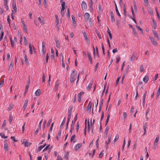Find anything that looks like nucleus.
Wrapping results in <instances>:
<instances>
[{"label": "nucleus", "instance_id": "nucleus-62", "mask_svg": "<svg viewBox=\"0 0 160 160\" xmlns=\"http://www.w3.org/2000/svg\"><path fill=\"white\" fill-rule=\"evenodd\" d=\"M127 116V114L126 112H123V118L125 119Z\"/></svg>", "mask_w": 160, "mask_h": 160}, {"label": "nucleus", "instance_id": "nucleus-6", "mask_svg": "<svg viewBox=\"0 0 160 160\" xmlns=\"http://www.w3.org/2000/svg\"><path fill=\"white\" fill-rule=\"evenodd\" d=\"M69 151H65L64 154V158L65 160H68L69 157Z\"/></svg>", "mask_w": 160, "mask_h": 160}, {"label": "nucleus", "instance_id": "nucleus-52", "mask_svg": "<svg viewBox=\"0 0 160 160\" xmlns=\"http://www.w3.org/2000/svg\"><path fill=\"white\" fill-rule=\"evenodd\" d=\"M4 80L3 79L1 82H0V88L2 87L4 84Z\"/></svg>", "mask_w": 160, "mask_h": 160}, {"label": "nucleus", "instance_id": "nucleus-32", "mask_svg": "<svg viewBox=\"0 0 160 160\" xmlns=\"http://www.w3.org/2000/svg\"><path fill=\"white\" fill-rule=\"evenodd\" d=\"M115 10H116V11L117 14V15L119 16L120 17L121 16V15H120V14L119 13V11H118V10L117 6V5H116V3H115Z\"/></svg>", "mask_w": 160, "mask_h": 160}, {"label": "nucleus", "instance_id": "nucleus-43", "mask_svg": "<svg viewBox=\"0 0 160 160\" xmlns=\"http://www.w3.org/2000/svg\"><path fill=\"white\" fill-rule=\"evenodd\" d=\"M65 2H64L62 3V8L61 9V10L62 11H64L65 9Z\"/></svg>", "mask_w": 160, "mask_h": 160}, {"label": "nucleus", "instance_id": "nucleus-64", "mask_svg": "<svg viewBox=\"0 0 160 160\" xmlns=\"http://www.w3.org/2000/svg\"><path fill=\"white\" fill-rule=\"evenodd\" d=\"M75 138V135H72L71 138V140H70L71 142H72L73 141V140Z\"/></svg>", "mask_w": 160, "mask_h": 160}, {"label": "nucleus", "instance_id": "nucleus-55", "mask_svg": "<svg viewBox=\"0 0 160 160\" xmlns=\"http://www.w3.org/2000/svg\"><path fill=\"white\" fill-rule=\"evenodd\" d=\"M46 78V76L43 73L42 77V82H45V79Z\"/></svg>", "mask_w": 160, "mask_h": 160}, {"label": "nucleus", "instance_id": "nucleus-3", "mask_svg": "<svg viewBox=\"0 0 160 160\" xmlns=\"http://www.w3.org/2000/svg\"><path fill=\"white\" fill-rule=\"evenodd\" d=\"M81 7L82 10H86L87 9V6L86 3L84 1L82 2Z\"/></svg>", "mask_w": 160, "mask_h": 160}, {"label": "nucleus", "instance_id": "nucleus-23", "mask_svg": "<svg viewBox=\"0 0 160 160\" xmlns=\"http://www.w3.org/2000/svg\"><path fill=\"white\" fill-rule=\"evenodd\" d=\"M74 123H73V121H72V124L71 125V128L70 130V132H72V130L74 129Z\"/></svg>", "mask_w": 160, "mask_h": 160}, {"label": "nucleus", "instance_id": "nucleus-38", "mask_svg": "<svg viewBox=\"0 0 160 160\" xmlns=\"http://www.w3.org/2000/svg\"><path fill=\"white\" fill-rule=\"evenodd\" d=\"M55 22H56V25L57 28H59V19H55Z\"/></svg>", "mask_w": 160, "mask_h": 160}, {"label": "nucleus", "instance_id": "nucleus-37", "mask_svg": "<svg viewBox=\"0 0 160 160\" xmlns=\"http://www.w3.org/2000/svg\"><path fill=\"white\" fill-rule=\"evenodd\" d=\"M0 136L3 138L6 139L8 138V136H5V134L3 133H0Z\"/></svg>", "mask_w": 160, "mask_h": 160}, {"label": "nucleus", "instance_id": "nucleus-29", "mask_svg": "<svg viewBox=\"0 0 160 160\" xmlns=\"http://www.w3.org/2000/svg\"><path fill=\"white\" fill-rule=\"evenodd\" d=\"M160 93V85H159L158 90L157 92V98H158L159 96Z\"/></svg>", "mask_w": 160, "mask_h": 160}, {"label": "nucleus", "instance_id": "nucleus-51", "mask_svg": "<svg viewBox=\"0 0 160 160\" xmlns=\"http://www.w3.org/2000/svg\"><path fill=\"white\" fill-rule=\"evenodd\" d=\"M159 139V136H158L156 137L154 142L158 143Z\"/></svg>", "mask_w": 160, "mask_h": 160}, {"label": "nucleus", "instance_id": "nucleus-42", "mask_svg": "<svg viewBox=\"0 0 160 160\" xmlns=\"http://www.w3.org/2000/svg\"><path fill=\"white\" fill-rule=\"evenodd\" d=\"M148 128V124L146 122L143 124V129H146Z\"/></svg>", "mask_w": 160, "mask_h": 160}, {"label": "nucleus", "instance_id": "nucleus-12", "mask_svg": "<svg viewBox=\"0 0 160 160\" xmlns=\"http://www.w3.org/2000/svg\"><path fill=\"white\" fill-rule=\"evenodd\" d=\"M152 20L153 22V24L152 25V26L154 29H155L157 26V23L153 18H152Z\"/></svg>", "mask_w": 160, "mask_h": 160}, {"label": "nucleus", "instance_id": "nucleus-48", "mask_svg": "<svg viewBox=\"0 0 160 160\" xmlns=\"http://www.w3.org/2000/svg\"><path fill=\"white\" fill-rule=\"evenodd\" d=\"M65 121H66V119L65 118H64V119H63L61 124V125H60L61 127H62V126H63L65 124Z\"/></svg>", "mask_w": 160, "mask_h": 160}, {"label": "nucleus", "instance_id": "nucleus-13", "mask_svg": "<svg viewBox=\"0 0 160 160\" xmlns=\"http://www.w3.org/2000/svg\"><path fill=\"white\" fill-rule=\"evenodd\" d=\"M92 102L91 101H90L88 105V110L90 112L91 110V108L92 105Z\"/></svg>", "mask_w": 160, "mask_h": 160}, {"label": "nucleus", "instance_id": "nucleus-54", "mask_svg": "<svg viewBox=\"0 0 160 160\" xmlns=\"http://www.w3.org/2000/svg\"><path fill=\"white\" fill-rule=\"evenodd\" d=\"M132 32L136 36L137 35V33L135 29L134 28H132Z\"/></svg>", "mask_w": 160, "mask_h": 160}, {"label": "nucleus", "instance_id": "nucleus-2", "mask_svg": "<svg viewBox=\"0 0 160 160\" xmlns=\"http://www.w3.org/2000/svg\"><path fill=\"white\" fill-rule=\"evenodd\" d=\"M77 72H76V70L73 69L72 70V72L71 74V77L70 79V82L71 83H72L74 82L76 80V78H75L76 76Z\"/></svg>", "mask_w": 160, "mask_h": 160}, {"label": "nucleus", "instance_id": "nucleus-5", "mask_svg": "<svg viewBox=\"0 0 160 160\" xmlns=\"http://www.w3.org/2000/svg\"><path fill=\"white\" fill-rule=\"evenodd\" d=\"M24 143V146L25 147H28L30 146L31 143L29 142L26 139H23L22 144Z\"/></svg>", "mask_w": 160, "mask_h": 160}, {"label": "nucleus", "instance_id": "nucleus-49", "mask_svg": "<svg viewBox=\"0 0 160 160\" xmlns=\"http://www.w3.org/2000/svg\"><path fill=\"white\" fill-rule=\"evenodd\" d=\"M144 4L146 6H148V0H144Z\"/></svg>", "mask_w": 160, "mask_h": 160}, {"label": "nucleus", "instance_id": "nucleus-7", "mask_svg": "<svg viewBox=\"0 0 160 160\" xmlns=\"http://www.w3.org/2000/svg\"><path fill=\"white\" fill-rule=\"evenodd\" d=\"M149 38L150 39L152 43L155 46H157L158 45V43L157 41L153 38L152 37H149Z\"/></svg>", "mask_w": 160, "mask_h": 160}, {"label": "nucleus", "instance_id": "nucleus-27", "mask_svg": "<svg viewBox=\"0 0 160 160\" xmlns=\"http://www.w3.org/2000/svg\"><path fill=\"white\" fill-rule=\"evenodd\" d=\"M4 148L5 151L6 152L8 150V145L7 143H5L4 144Z\"/></svg>", "mask_w": 160, "mask_h": 160}, {"label": "nucleus", "instance_id": "nucleus-26", "mask_svg": "<svg viewBox=\"0 0 160 160\" xmlns=\"http://www.w3.org/2000/svg\"><path fill=\"white\" fill-rule=\"evenodd\" d=\"M148 80V76H145L143 78V81L145 83L147 82Z\"/></svg>", "mask_w": 160, "mask_h": 160}, {"label": "nucleus", "instance_id": "nucleus-36", "mask_svg": "<svg viewBox=\"0 0 160 160\" xmlns=\"http://www.w3.org/2000/svg\"><path fill=\"white\" fill-rule=\"evenodd\" d=\"M56 43V46L57 48H59L60 47V43L59 41L58 40H55Z\"/></svg>", "mask_w": 160, "mask_h": 160}, {"label": "nucleus", "instance_id": "nucleus-41", "mask_svg": "<svg viewBox=\"0 0 160 160\" xmlns=\"http://www.w3.org/2000/svg\"><path fill=\"white\" fill-rule=\"evenodd\" d=\"M10 42H11V46L12 47H13L14 45V43L15 42L14 41H13L12 38H10Z\"/></svg>", "mask_w": 160, "mask_h": 160}, {"label": "nucleus", "instance_id": "nucleus-16", "mask_svg": "<svg viewBox=\"0 0 160 160\" xmlns=\"http://www.w3.org/2000/svg\"><path fill=\"white\" fill-rule=\"evenodd\" d=\"M109 129L110 127L109 126H107L105 128V130L104 132V135H105L106 136H107L108 134V131L109 130Z\"/></svg>", "mask_w": 160, "mask_h": 160}, {"label": "nucleus", "instance_id": "nucleus-25", "mask_svg": "<svg viewBox=\"0 0 160 160\" xmlns=\"http://www.w3.org/2000/svg\"><path fill=\"white\" fill-rule=\"evenodd\" d=\"M123 15H124L125 18L126 17L127 15V12L126 11V7L125 6H124L123 7Z\"/></svg>", "mask_w": 160, "mask_h": 160}, {"label": "nucleus", "instance_id": "nucleus-56", "mask_svg": "<svg viewBox=\"0 0 160 160\" xmlns=\"http://www.w3.org/2000/svg\"><path fill=\"white\" fill-rule=\"evenodd\" d=\"M89 5L90 6V8H92V0H90L89 1Z\"/></svg>", "mask_w": 160, "mask_h": 160}, {"label": "nucleus", "instance_id": "nucleus-39", "mask_svg": "<svg viewBox=\"0 0 160 160\" xmlns=\"http://www.w3.org/2000/svg\"><path fill=\"white\" fill-rule=\"evenodd\" d=\"M38 19L41 24H44V22L43 21V20L40 17H39L38 18Z\"/></svg>", "mask_w": 160, "mask_h": 160}, {"label": "nucleus", "instance_id": "nucleus-58", "mask_svg": "<svg viewBox=\"0 0 160 160\" xmlns=\"http://www.w3.org/2000/svg\"><path fill=\"white\" fill-rule=\"evenodd\" d=\"M120 57L118 56H117L116 63H118L120 61Z\"/></svg>", "mask_w": 160, "mask_h": 160}, {"label": "nucleus", "instance_id": "nucleus-10", "mask_svg": "<svg viewBox=\"0 0 160 160\" xmlns=\"http://www.w3.org/2000/svg\"><path fill=\"white\" fill-rule=\"evenodd\" d=\"M28 103V99H26L25 100L23 106L22 107V109L23 110H25L27 108Z\"/></svg>", "mask_w": 160, "mask_h": 160}, {"label": "nucleus", "instance_id": "nucleus-11", "mask_svg": "<svg viewBox=\"0 0 160 160\" xmlns=\"http://www.w3.org/2000/svg\"><path fill=\"white\" fill-rule=\"evenodd\" d=\"M110 16L111 21L112 22H114L115 21V19L114 16V14L112 12H110Z\"/></svg>", "mask_w": 160, "mask_h": 160}, {"label": "nucleus", "instance_id": "nucleus-45", "mask_svg": "<svg viewBox=\"0 0 160 160\" xmlns=\"http://www.w3.org/2000/svg\"><path fill=\"white\" fill-rule=\"evenodd\" d=\"M136 27L137 29L139 30L142 33H143V30L142 29L138 26L136 25Z\"/></svg>", "mask_w": 160, "mask_h": 160}, {"label": "nucleus", "instance_id": "nucleus-15", "mask_svg": "<svg viewBox=\"0 0 160 160\" xmlns=\"http://www.w3.org/2000/svg\"><path fill=\"white\" fill-rule=\"evenodd\" d=\"M82 146V143H79L77 144L75 147V149L76 151H77L79 149H80Z\"/></svg>", "mask_w": 160, "mask_h": 160}, {"label": "nucleus", "instance_id": "nucleus-21", "mask_svg": "<svg viewBox=\"0 0 160 160\" xmlns=\"http://www.w3.org/2000/svg\"><path fill=\"white\" fill-rule=\"evenodd\" d=\"M152 31L154 36L157 38V39H158L159 38V37L158 33L153 30H152Z\"/></svg>", "mask_w": 160, "mask_h": 160}, {"label": "nucleus", "instance_id": "nucleus-20", "mask_svg": "<svg viewBox=\"0 0 160 160\" xmlns=\"http://www.w3.org/2000/svg\"><path fill=\"white\" fill-rule=\"evenodd\" d=\"M41 93V90L40 89H38L35 92V94L36 96H39Z\"/></svg>", "mask_w": 160, "mask_h": 160}, {"label": "nucleus", "instance_id": "nucleus-34", "mask_svg": "<svg viewBox=\"0 0 160 160\" xmlns=\"http://www.w3.org/2000/svg\"><path fill=\"white\" fill-rule=\"evenodd\" d=\"M13 104L12 103H10L9 104V107L8 108V110L9 111H10L12 110V109L13 108Z\"/></svg>", "mask_w": 160, "mask_h": 160}, {"label": "nucleus", "instance_id": "nucleus-19", "mask_svg": "<svg viewBox=\"0 0 160 160\" xmlns=\"http://www.w3.org/2000/svg\"><path fill=\"white\" fill-rule=\"evenodd\" d=\"M147 91H146L144 93V94L143 96V99H142V103L143 104V105H144L145 103V98H146V97L147 95Z\"/></svg>", "mask_w": 160, "mask_h": 160}, {"label": "nucleus", "instance_id": "nucleus-8", "mask_svg": "<svg viewBox=\"0 0 160 160\" xmlns=\"http://www.w3.org/2000/svg\"><path fill=\"white\" fill-rule=\"evenodd\" d=\"M84 93V92H80L78 95V101L80 102L81 100V96Z\"/></svg>", "mask_w": 160, "mask_h": 160}, {"label": "nucleus", "instance_id": "nucleus-22", "mask_svg": "<svg viewBox=\"0 0 160 160\" xmlns=\"http://www.w3.org/2000/svg\"><path fill=\"white\" fill-rule=\"evenodd\" d=\"M72 23L74 25H74V26L75 27L76 26L75 25L76 24V20H75V18L74 16L73 15H72Z\"/></svg>", "mask_w": 160, "mask_h": 160}, {"label": "nucleus", "instance_id": "nucleus-40", "mask_svg": "<svg viewBox=\"0 0 160 160\" xmlns=\"http://www.w3.org/2000/svg\"><path fill=\"white\" fill-rule=\"evenodd\" d=\"M158 143H157L154 142L153 144V148L154 149H155L158 146Z\"/></svg>", "mask_w": 160, "mask_h": 160}, {"label": "nucleus", "instance_id": "nucleus-1", "mask_svg": "<svg viewBox=\"0 0 160 160\" xmlns=\"http://www.w3.org/2000/svg\"><path fill=\"white\" fill-rule=\"evenodd\" d=\"M84 18H85V20L86 22H88V23L90 26H91L92 25V19L91 18H90L89 20V19L90 17V15L89 13L86 12L85 13L84 15Z\"/></svg>", "mask_w": 160, "mask_h": 160}, {"label": "nucleus", "instance_id": "nucleus-60", "mask_svg": "<svg viewBox=\"0 0 160 160\" xmlns=\"http://www.w3.org/2000/svg\"><path fill=\"white\" fill-rule=\"evenodd\" d=\"M51 121H52V119H50L48 120V124L47 125V126L48 127H49L50 126V123L51 122Z\"/></svg>", "mask_w": 160, "mask_h": 160}, {"label": "nucleus", "instance_id": "nucleus-57", "mask_svg": "<svg viewBox=\"0 0 160 160\" xmlns=\"http://www.w3.org/2000/svg\"><path fill=\"white\" fill-rule=\"evenodd\" d=\"M43 146H42V145H41L39 146L38 148V150L39 151H41L43 148Z\"/></svg>", "mask_w": 160, "mask_h": 160}, {"label": "nucleus", "instance_id": "nucleus-9", "mask_svg": "<svg viewBox=\"0 0 160 160\" xmlns=\"http://www.w3.org/2000/svg\"><path fill=\"white\" fill-rule=\"evenodd\" d=\"M22 22L23 31L26 32H27L28 30L27 29V27L26 24L25 23L24 21H22Z\"/></svg>", "mask_w": 160, "mask_h": 160}, {"label": "nucleus", "instance_id": "nucleus-4", "mask_svg": "<svg viewBox=\"0 0 160 160\" xmlns=\"http://www.w3.org/2000/svg\"><path fill=\"white\" fill-rule=\"evenodd\" d=\"M83 34L84 35V38L86 40V42L87 43L89 44L90 41L89 39L88 38L87 33L86 32H83Z\"/></svg>", "mask_w": 160, "mask_h": 160}, {"label": "nucleus", "instance_id": "nucleus-63", "mask_svg": "<svg viewBox=\"0 0 160 160\" xmlns=\"http://www.w3.org/2000/svg\"><path fill=\"white\" fill-rule=\"evenodd\" d=\"M92 86V83H90L89 84L88 87V90L90 89Z\"/></svg>", "mask_w": 160, "mask_h": 160}, {"label": "nucleus", "instance_id": "nucleus-61", "mask_svg": "<svg viewBox=\"0 0 160 160\" xmlns=\"http://www.w3.org/2000/svg\"><path fill=\"white\" fill-rule=\"evenodd\" d=\"M99 64V62H97L96 63V66H95V68L94 69L95 71H96L97 70V68H98V67Z\"/></svg>", "mask_w": 160, "mask_h": 160}, {"label": "nucleus", "instance_id": "nucleus-33", "mask_svg": "<svg viewBox=\"0 0 160 160\" xmlns=\"http://www.w3.org/2000/svg\"><path fill=\"white\" fill-rule=\"evenodd\" d=\"M29 52L30 54H32V49L31 43L29 44Z\"/></svg>", "mask_w": 160, "mask_h": 160}, {"label": "nucleus", "instance_id": "nucleus-28", "mask_svg": "<svg viewBox=\"0 0 160 160\" xmlns=\"http://www.w3.org/2000/svg\"><path fill=\"white\" fill-rule=\"evenodd\" d=\"M119 138V136L118 134H116L115 136V138L113 140V142H115Z\"/></svg>", "mask_w": 160, "mask_h": 160}, {"label": "nucleus", "instance_id": "nucleus-24", "mask_svg": "<svg viewBox=\"0 0 160 160\" xmlns=\"http://www.w3.org/2000/svg\"><path fill=\"white\" fill-rule=\"evenodd\" d=\"M88 56L89 58V60L90 62V63L91 64L92 63V58L91 57V55L90 53H88Z\"/></svg>", "mask_w": 160, "mask_h": 160}, {"label": "nucleus", "instance_id": "nucleus-46", "mask_svg": "<svg viewBox=\"0 0 160 160\" xmlns=\"http://www.w3.org/2000/svg\"><path fill=\"white\" fill-rule=\"evenodd\" d=\"M13 8V10H12V13H15L17 11V7H14Z\"/></svg>", "mask_w": 160, "mask_h": 160}, {"label": "nucleus", "instance_id": "nucleus-17", "mask_svg": "<svg viewBox=\"0 0 160 160\" xmlns=\"http://www.w3.org/2000/svg\"><path fill=\"white\" fill-rule=\"evenodd\" d=\"M59 81L58 80H57L56 82L55 86V91H57L58 90V86L59 84Z\"/></svg>", "mask_w": 160, "mask_h": 160}, {"label": "nucleus", "instance_id": "nucleus-14", "mask_svg": "<svg viewBox=\"0 0 160 160\" xmlns=\"http://www.w3.org/2000/svg\"><path fill=\"white\" fill-rule=\"evenodd\" d=\"M137 56V54L135 53H133L131 58H130V60L131 61H134L135 59Z\"/></svg>", "mask_w": 160, "mask_h": 160}, {"label": "nucleus", "instance_id": "nucleus-53", "mask_svg": "<svg viewBox=\"0 0 160 160\" xmlns=\"http://www.w3.org/2000/svg\"><path fill=\"white\" fill-rule=\"evenodd\" d=\"M156 12L157 15V16L158 18V19H159V20H160V16L159 14L158 13V10H157V8H156Z\"/></svg>", "mask_w": 160, "mask_h": 160}, {"label": "nucleus", "instance_id": "nucleus-18", "mask_svg": "<svg viewBox=\"0 0 160 160\" xmlns=\"http://www.w3.org/2000/svg\"><path fill=\"white\" fill-rule=\"evenodd\" d=\"M88 131H91V132L92 133H93V126H90V125L89 123V122H88Z\"/></svg>", "mask_w": 160, "mask_h": 160}, {"label": "nucleus", "instance_id": "nucleus-44", "mask_svg": "<svg viewBox=\"0 0 160 160\" xmlns=\"http://www.w3.org/2000/svg\"><path fill=\"white\" fill-rule=\"evenodd\" d=\"M79 122H77V126L76 128V129L77 131V132H78L79 129Z\"/></svg>", "mask_w": 160, "mask_h": 160}, {"label": "nucleus", "instance_id": "nucleus-31", "mask_svg": "<svg viewBox=\"0 0 160 160\" xmlns=\"http://www.w3.org/2000/svg\"><path fill=\"white\" fill-rule=\"evenodd\" d=\"M51 57L52 58H54V50L52 48L51 49Z\"/></svg>", "mask_w": 160, "mask_h": 160}, {"label": "nucleus", "instance_id": "nucleus-50", "mask_svg": "<svg viewBox=\"0 0 160 160\" xmlns=\"http://www.w3.org/2000/svg\"><path fill=\"white\" fill-rule=\"evenodd\" d=\"M12 118H13L12 116V115H10L9 116V123H11L12 122Z\"/></svg>", "mask_w": 160, "mask_h": 160}, {"label": "nucleus", "instance_id": "nucleus-30", "mask_svg": "<svg viewBox=\"0 0 160 160\" xmlns=\"http://www.w3.org/2000/svg\"><path fill=\"white\" fill-rule=\"evenodd\" d=\"M24 59H25L24 61H25V62L26 64H28L29 62H28V58H27V56L26 54H25V55H24Z\"/></svg>", "mask_w": 160, "mask_h": 160}, {"label": "nucleus", "instance_id": "nucleus-59", "mask_svg": "<svg viewBox=\"0 0 160 160\" xmlns=\"http://www.w3.org/2000/svg\"><path fill=\"white\" fill-rule=\"evenodd\" d=\"M148 11L152 15L153 14V11L151 8H150L148 9Z\"/></svg>", "mask_w": 160, "mask_h": 160}, {"label": "nucleus", "instance_id": "nucleus-35", "mask_svg": "<svg viewBox=\"0 0 160 160\" xmlns=\"http://www.w3.org/2000/svg\"><path fill=\"white\" fill-rule=\"evenodd\" d=\"M72 107L70 106L68 109V114H72Z\"/></svg>", "mask_w": 160, "mask_h": 160}, {"label": "nucleus", "instance_id": "nucleus-47", "mask_svg": "<svg viewBox=\"0 0 160 160\" xmlns=\"http://www.w3.org/2000/svg\"><path fill=\"white\" fill-rule=\"evenodd\" d=\"M98 11L99 13L102 12V7L101 5L100 4H99L98 5Z\"/></svg>", "mask_w": 160, "mask_h": 160}]
</instances>
